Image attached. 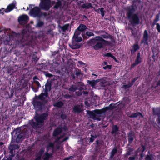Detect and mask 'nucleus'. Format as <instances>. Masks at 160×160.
Instances as JSON below:
<instances>
[{
	"mask_svg": "<svg viewBox=\"0 0 160 160\" xmlns=\"http://www.w3.org/2000/svg\"><path fill=\"white\" fill-rule=\"evenodd\" d=\"M96 41L98 42L93 47L95 50H98L102 48L103 45H109L112 42H114L115 40L113 37L106 33L102 35L101 36H97L91 40V42L92 44L95 43Z\"/></svg>",
	"mask_w": 160,
	"mask_h": 160,
	"instance_id": "nucleus-1",
	"label": "nucleus"
},
{
	"mask_svg": "<svg viewBox=\"0 0 160 160\" xmlns=\"http://www.w3.org/2000/svg\"><path fill=\"white\" fill-rule=\"evenodd\" d=\"M51 85L50 82H48L45 85V92L44 93H42L38 96L36 97L33 99V104L35 108H40L41 107L42 104L38 101V99L42 101H44L46 98L48 97V94L47 92L50 91L51 89Z\"/></svg>",
	"mask_w": 160,
	"mask_h": 160,
	"instance_id": "nucleus-2",
	"label": "nucleus"
},
{
	"mask_svg": "<svg viewBox=\"0 0 160 160\" xmlns=\"http://www.w3.org/2000/svg\"><path fill=\"white\" fill-rule=\"evenodd\" d=\"M135 10L132 6L129 7L127 13V16L129 21L132 25L138 24L139 22V18L137 15L133 14Z\"/></svg>",
	"mask_w": 160,
	"mask_h": 160,
	"instance_id": "nucleus-3",
	"label": "nucleus"
},
{
	"mask_svg": "<svg viewBox=\"0 0 160 160\" xmlns=\"http://www.w3.org/2000/svg\"><path fill=\"white\" fill-rule=\"evenodd\" d=\"M68 137L64 138L62 136L59 137L58 140L54 142V143H50L47 147V151H48L51 149H58L59 148V144L63 142H64L68 139Z\"/></svg>",
	"mask_w": 160,
	"mask_h": 160,
	"instance_id": "nucleus-4",
	"label": "nucleus"
},
{
	"mask_svg": "<svg viewBox=\"0 0 160 160\" xmlns=\"http://www.w3.org/2000/svg\"><path fill=\"white\" fill-rule=\"evenodd\" d=\"M108 108L106 107L100 110H95L93 112L87 111V112L88 114L91 118L94 119H96L97 118L96 116V114H101L105 112V111L108 109Z\"/></svg>",
	"mask_w": 160,
	"mask_h": 160,
	"instance_id": "nucleus-5",
	"label": "nucleus"
},
{
	"mask_svg": "<svg viewBox=\"0 0 160 160\" xmlns=\"http://www.w3.org/2000/svg\"><path fill=\"white\" fill-rule=\"evenodd\" d=\"M39 7L42 9L48 10L51 7L50 0H43L40 3Z\"/></svg>",
	"mask_w": 160,
	"mask_h": 160,
	"instance_id": "nucleus-6",
	"label": "nucleus"
},
{
	"mask_svg": "<svg viewBox=\"0 0 160 160\" xmlns=\"http://www.w3.org/2000/svg\"><path fill=\"white\" fill-rule=\"evenodd\" d=\"M30 15L31 16L34 17H40L42 13L38 7H36L32 9L30 12Z\"/></svg>",
	"mask_w": 160,
	"mask_h": 160,
	"instance_id": "nucleus-7",
	"label": "nucleus"
},
{
	"mask_svg": "<svg viewBox=\"0 0 160 160\" xmlns=\"http://www.w3.org/2000/svg\"><path fill=\"white\" fill-rule=\"evenodd\" d=\"M47 115L46 113L43 114L41 116H39L36 114L35 118L38 122L42 123L44 120L47 118Z\"/></svg>",
	"mask_w": 160,
	"mask_h": 160,
	"instance_id": "nucleus-8",
	"label": "nucleus"
},
{
	"mask_svg": "<svg viewBox=\"0 0 160 160\" xmlns=\"http://www.w3.org/2000/svg\"><path fill=\"white\" fill-rule=\"evenodd\" d=\"M78 31H76L73 38V41L76 42H79L81 41L82 38L81 35Z\"/></svg>",
	"mask_w": 160,
	"mask_h": 160,
	"instance_id": "nucleus-9",
	"label": "nucleus"
},
{
	"mask_svg": "<svg viewBox=\"0 0 160 160\" xmlns=\"http://www.w3.org/2000/svg\"><path fill=\"white\" fill-rule=\"evenodd\" d=\"M29 18L28 16L23 15L18 18V21L20 24H23L27 23L28 20Z\"/></svg>",
	"mask_w": 160,
	"mask_h": 160,
	"instance_id": "nucleus-10",
	"label": "nucleus"
},
{
	"mask_svg": "<svg viewBox=\"0 0 160 160\" xmlns=\"http://www.w3.org/2000/svg\"><path fill=\"white\" fill-rule=\"evenodd\" d=\"M149 38H148V31L146 30H145L144 32L143 37L142 40V42L146 44L148 43V41H150Z\"/></svg>",
	"mask_w": 160,
	"mask_h": 160,
	"instance_id": "nucleus-11",
	"label": "nucleus"
},
{
	"mask_svg": "<svg viewBox=\"0 0 160 160\" xmlns=\"http://www.w3.org/2000/svg\"><path fill=\"white\" fill-rule=\"evenodd\" d=\"M15 3H13L9 5L7 8L5 10V12H8L12 10L16 6Z\"/></svg>",
	"mask_w": 160,
	"mask_h": 160,
	"instance_id": "nucleus-12",
	"label": "nucleus"
},
{
	"mask_svg": "<svg viewBox=\"0 0 160 160\" xmlns=\"http://www.w3.org/2000/svg\"><path fill=\"white\" fill-rule=\"evenodd\" d=\"M140 53H138L137 56V59H136L135 62L134 63L132 64V67H134L140 63L141 62V58L140 57Z\"/></svg>",
	"mask_w": 160,
	"mask_h": 160,
	"instance_id": "nucleus-13",
	"label": "nucleus"
},
{
	"mask_svg": "<svg viewBox=\"0 0 160 160\" xmlns=\"http://www.w3.org/2000/svg\"><path fill=\"white\" fill-rule=\"evenodd\" d=\"M25 136L24 133H21L18 135L16 138V141L19 142L25 138Z\"/></svg>",
	"mask_w": 160,
	"mask_h": 160,
	"instance_id": "nucleus-14",
	"label": "nucleus"
},
{
	"mask_svg": "<svg viewBox=\"0 0 160 160\" xmlns=\"http://www.w3.org/2000/svg\"><path fill=\"white\" fill-rule=\"evenodd\" d=\"M87 29V27L85 25L83 24H81L76 31H78L81 34V32Z\"/></svg>",
	"mask_w": 160,
	"mask_h": 160,
	"instance_id": "nucleus-15",
	"label": "nucleus"
},
{
	"mask_svg": "<svg viewBox=\"0 0 160 160\" xmlns=\"http://www.w3.org/2000/svg\"><path fill=\"white\" fill-rule=\"evenodd\" d=\"M18 148L19 147L17 145H10L9 147L10 153L11 154H13V151L15 149H18Z\"/></svg>",
	"mask_w": 160,
	"mask_h": 160,
	"instance_id": "nucleus-16",
	"label": "nucleus"
},
{
	"mask_svg": "<svg viewBox=\"0 0 160 160\" xmlns=\"http://www.w3.org/2000/svg\"><path fill=\"white\" fill-rule=\"evenodd\" d=\"M44 152V150L43 148H42L40 149L38 153L37 154V158H36V160H40Z\"/></svg>",
	"mask_w": 160,
	"mask_h": 160,
	"instance_id": "nucleus-17",
	"label": "nucleus"
},
{
	"mask_svg": "<svg viewBox=\"0 0 160 160\" xmlns=\"http://www.w3.org/2000/svg\"><path fill=\"white\" fill-rule=\"evenodd\" d=\"M99 80H92V81L88 80L87 82L89 84L91 85L92 86L94 87V86H95V85H96V84L98 82H99Z\"/></svg>",
	"mask_w": 160,
	"mask_h": 160,
	"instance_id": "nucleus-18",
	"label": "nucleus"
},
{
	"mask_svg": "<svg viewBox=\"0 0 160 160\" xmlns=\"http://www.w3.org/2000/svg\"><path fill=\"white\" fill-rule=\"evenodd\" d=\"M129 117L131 118H136L138 117H139V118H141L143 116L141 113L138 112L132 114Z\"/></svg>",
	"mask_w": 160,
	"mask_h": 160,
	"instance_id": "nucleus-19",
	"label": "nucleus"
},
{
	"mask_svg": "<svg viewBox=\"0 0 160 160\" xmlns=\"http://www.w3.org/2000/svg\"><path fill=\"white\" fill-rule=\"evenodd\" d=\"M78 89H79L81 90L82 89L78 88V86L76 85H73L71 86L69 89V91L72 92H74Z\"/></svg>",
	"mask_w": 160,
	"mask_h": 160,
	"instance_id": "nucleus-20",
	"label": "nucleus"
},
{
	"mask_svg": "<svg viewBox=\"0 0 160 160\" xmlns=\"http://www.w3.org/2000/svg\"><path fill=\"white\" fill-rule=\"evenodd\" d=\"M153 113L154 115H158L159 116L160 114V108H153Z\"/></svg>",
	"mask_w": 160,
	"mask_h": 160,
	"instance_id": "nucleus-21",
	"label": "nucleus"
},
{
	"mask_svg": "<svg viewBox=\"0 0 160 160\" xmlns=\"http://www.w3.org/2000/svg\"><path fill=\"white\" fill-rule=\"evenodd\" d=\"M62 131L60 128H58L54 130L53 132V135L54 136H56L59 133H60Z\"/></svg>",
	"mask_w": 160,
	"mask_h": 160,
	"instance_id": "nucleus-22",
	"label": "nucleus"
},
{
	"mask_svg": "<svg viewBox=\"0 0 160 160\" xmlns=\"http://www.w3.org/2000/svg\"><path fill=\"white\" fill-rule=\"evenodd\" d=\"M70 47L72 49L78 48H79V46L77 43H75L74 42H72V44L70 45Z\"/></svg>",
	"mask_w": 160,
	"mask_h": 160,
	"instance_id": "nucleus-23",
	"label": "nucleus"
},
{
	"mask_svg": "<svg viewBox=\"0 0 160 160\" xmlns=\"http://www.w3.org/2000/svg\"><path fill=\"white\" fill-rule=\"evenodd\" d=\"M82 8H85L86 9H88L90 7H92V5L90 3H86L85 4H82L81 6Z\"/></svg>",
	"mask_w": 160,
	"mask_h": 160,
	"instance_id": "nucleus-24",
	"label": "nucleus"
},
{
	"mask_svg": "<svg viewBox=\"0 0 160 160\" xmlns=\"http://www.w3.org/2000/svg\"><path fill=\"white\" fill-rule=\"evenodd\" d=\"M51 155L46 152L44 155L43 156V160H48L49 158L51 156Z\"/></svg>",
	"mask_w": 160,
	"mask_h": 160,
	"instance_id": "nucleus-25",
	"label": "nucleus"
},
{
	"mask_svg": "<svg viewBox=\"0 0 160 160\" xmlns=\"http://www.w3.org/2000/svg\"><path fill=\"white\" fill-rule=\"evenodd\" d=\"M118 128L116 126H113L112 127V133L113 134H117L118 133Z\"/></svg>",
	"mask_w": 160,
	"mask_h": 160,
	"instance_id": "nucleus-26",
	"label": "nucleus"
},
{
	"mask_svg": "<svg viewBox=\"0 0 160 160\" xmlns=\"http://www.w3.org/2000/svg\"><path fill=\"white\" fill-rule=\"evenodd\" d=\"M69 27V24H66L62 27L61 28L63 31L65 32L66 30H68Z\"/></svg>",
	"mask_w": 160,
	"mask_h": 160,
	"instance_id": "nucleus-27",
	"label": "nucleus"
},
{
	"mask_svg": "<svg viewBox=\"0 0 160 160\" xmlns=\"http://www.w3.org/2000/svg\"><path fill=\"white\" fill-rule=\"evenodd\" d=\"M43 24L44 23L43 22L39 21L36 24V27L38 28L41 27L43 25Z\"/></svg>",
	"mask_w": 160,
	"mask_h": 160,
	"instance_id": "nucleus-28",
	"label": "nucleus"
},
{
	"mask_svg": "<svg viewBox=\"0 0 160 160\" xmlns=\"http://www.w3.org/2000/svg\"><path fill=\"white\" fill-rule=\"evenodd\" d=\"M37 79H38V78L36 76H34L33 77L34 82L37 85L38 87H41L40 84L39 82L37 80Z\"/></svg>",
	"mask_w": 160,
	"mask_h": 160,
	"instance_id": "nucleus-29",
	"label": "nucleus"
},
{
	"mask_svg": "<svg viewBox=\"0 0 160 160\" xmlns=\"http://www.w3.org/2000/svg\"><path fill=\"white\" fill-rule=\"evenodd\" d=\"M63 105V103L62 102H58L54 104V106L58 107H61Z\"/></svg>",
	"mask_w": 160,
	"mask_h": 160,
	"instance_id": "nucleus-30",
	"label": "nucleus"
},
{
	"mask_svg": "<svg viewBox=\"0 0 160 160\" xmlns=\"http://www.w3.org/2000/svg\"><path fill=\"white\" fill-rule=\"evenodd\" d=\"M133 82H131V83H129L128 84L124 85L123 86V88L125 89H127L128 88H130L133 84Z\"/></svg>",
	"mask_w": 160,
	"mask_h": 160,
	"instance_id": "nucleus-31",
	"label": "nucleus"
},
{
	"mask_svg": "<svg viewBox=\"0 0 160 160\" xmlns=\"http://www.w3.org/2000/svg\"><path fill=\"white\" fill-rule=\"evenodd\" d=\"M61 2L60 1H58L55 5L54 7L56 8H60L61 7Z\"/></svg>",
	"mask_w": 160,
	"mask_h": 160,
	"instance_id": "nucleus-32",
	"label": "nucleus"
},
{
	"mask_svg": "<svg viewBox=\"0 0 160 160\" xmlns=\"http://www.w3.org/2000/svg\"><path fill=\"white\" fill-rule=\"evenodd\" d=\"M104 56H107V57H112V58L114 59H115L116 58H115V57L112 55V54H111V53L110 52H108V53H106V54L104 55Z\"/></svg>",
	"mask_w": 160,
	"mask_h": 160,
	"instance_id": "nucleus-33",
	"label": "nucleus"
},
{
	"mask_svg": "<svg viewBox=\"0 0 160 160\" xmlns=\"http://www.w3.org/2000/svg\"><path fill=\"white\" fill-rule=\"evenodd\" d=\"M117 150L116 149H115V148L113 149L112 150V151L111 152V157H113V156L117 152Z\"/></svg>",
	"mask_w": 160,
	"mask_h": 160,
	"instance_id": "nucleus-34",
	"label": "nucleus"
},
{
	"mask_svg": "<svg viewBox=\"0 0 160 160\" xmlns=\"http://www.w3.org/2000/svg\"><path fill=\"white\" fill-rule=\"evenodd\" d=\"M86 34L87 36L89 37H91L94 36V34L93 33L89 31H87L86 32Z\"/></svg>",
	"mask_w": 160,
	"mask_h": 160,
	"instance_id": "nucleus-35",
	"label": "nucleus"
},
{
	"mask_svg": "<svg viewBox=\"0 0 160 160\" xmlns=\"http://www.w3.org/2000/svg\"><path fill=\"white\" fill-rule=\"evenodd\" d=\"M128 138H128L129 142L130 143H131L132 142V141L133 140V138L132 137L131 134H128Z\"/></svg>",
	"mask_w": 160,
	"mask_h": 160,
	"instance_id": "nucleus-36",
	"label": "nucleus"
},
{
	"mask_svg": "<svg viewBox=\"0 0 160 160\" xmlns=\"http://www.w3.org/2000/svg\"><path fill=\"white\" fill-rule=\"evenodd\" d=\"M74 110L75 112H79L80 111V109L78 106H75L74 108Z\"/></svg>",
	"mask_w": 160,
	"mask_h": 160,
	"instance_id": "nucleus-37",
	"label": "nucleus"
},
{
	"mask_svg": "<svg viewBox=\"0 0 160 160\" xmlns=\"http://www.w3.org/2000/svg\"><path fill=\"white\" fill-rule=\"evenodd\" d=\"M100 11L101 12V14L102 17H103L104 15V9L103 8H101L100 9Z\"/></svg>",
	"mask_w": 160,
	"mask_h": 160,
	"instance_id": "nucleus-38",
	"label": "nucleus"
},
{
	"mask_svg": "<svg viewBox=\"0 0 160 160\" xmlns=\"http://www.w3.org/2000/svg\"><path fill=\"white\" fill-rule=\"evenodd\" d=\"M153 158L152 156H147L146 158V160H153Z\"/></svg>",
	"mask_w": 160,
	"mask_h": 160,
	"instance_id": "nucleus-39",
	"label": "nucleus"
},
{
	"mask_svg": "<svg viewBox=\"0 0 160 160\" xmlns=\"http://www.w3.org/2000/svg\"><path fill=\"white\" fill-rule=\"evenodd\" d=\"M133 48L135 51L138 50L139 48V46L138 45L136 44L133 46Z\"/></svg>",
	"mask_w": 160,
	"mask_h": 160,
	"instance_id": "nucleus-40",
	"label": "nucleus"
},
{
	"mask_svg": "<svg viewBox=\"0 0 160 160\" xmlns=\"http://www.w3.org/2000/svg\"><path fill=\"white\" fill-rule=\"evenodd\" d=\"M96 137V136H92V137L90 139V141L91 142H93Z\"/></svg>",
	"mask_w": 160,
	"mask_h": 160,
	"instance_id": "nucleus-41",
	"label": "nucleus"
},
{
	"mask_svg": "<svg viewBox=\"0 0 160 160\" xmlns=\"http://www.w3.org/2000/svg\"><path fill=\"white\" fill-rule=\"evenodd\" d=\"M157 27L156 28L158 30V31L160 32V25L159 24L157 23L156 24Z\"/></svg>",
	"mask_w": 160,
	"mask_h": 160,
	"instance_id": "nucleus-42",
	"label": "nucleus"
},
{
	"mask_svg": "<svg viewBox=\"0 0 160 160\" xmlns=\"http://www.w3.org/2000/svg\"><path fill=\"white\" fill-rule=\"evenodd\" d=\"M103 68L105 70L107 69H110L111 68V66L109 65H107L105 67H103Z\"/></svg>",
	"mask_w": 160,
	"mask_h": 160,
	"instance_id": "nucleus-43",
	"label": "nucleus"
},
{
	"mask_svg": "<svg viewBox=\"0 0 160 160\" xmlns=\"http://www.w3.org/2000/svg\"><path fill=\"white\" fill-rule=\"evenodd\" d=\"M81 73V71L79 70H76V74L77 75H78Z\"/></svg>",
	"mask_w": 160,
	"mask_h": 160,
	"instance_id": "nucleus-44",
	"label": "nucleus"
},
{
	"mask_svg": "<svg viewBox=\"0 0 160 160\" xmlns=\"http://www.w3.org/2000/svg\"><path fill=\"white\" fill-rule=\"evenodd\" d=\"M14 155L12 154L11 156L9 157L8 158H7V160H12V157H13Z\"/></svg>",
	"mask_w": 160,
	"mask_h": 160,
	"instance_id": "nucleus-45",
	"label": "nucleus"
},
{
	"mask_svg": "<svg viewBox=\"0 0 160 160\" xmlns=\"http://www.w3.org/2000/svg\"><path fill=\"white\" fill-rule=\"evenodd\" d=\"M45 75L46 76L48 77H51L52 76V74H49V73H47L45 74Z\"/></svg>",
	"mask_w": 160,
	"mask_h": 160,
	"instance_id": "nucleus-46",
	"label": "nucleus"
},
{
	"mask_svg": "<svg viewBox=\"0 0 160 160\" xmlns=\"http://www.w3.org/2000/svg\"><path fill=\"white\" fill-rule=\"evenodd\" d=\"M23 36V38H22V40H21V42H22L24 41V40H26V36H25V35L24 34L23 35H22Z\"/></svg>",
	"mask_w": 160,
	"mask_h": 160,
	"instance_id": "nucleus-47",
	"label": "nucleus"
},
{
	"mask_svg": "<svg viewBox=\"0 0 160 160\" xmlns=\"http://www.w3.org/2000/svg\"><path fill=\"white\" fill-rule=\"evenodd\" d=\"M135 157H130L129 158V160H134Z\"/></svg>",
	"mask_w": 160,
	"mask_h": 160,
	"instance_id": "nucleus-48",
	"label": "nucleus"
},
{
	"mask_svg": "<svg viewBox=\"0 0 160 160\" xmlns=\"http://www.w3.org/2000/svg\"><path fill=\"white\" fill-rule=\"evenodd\" d=\"M85 105L87 106H89V103H88V102H87V101H85Z\"/></svg>",
	"mask_w": 160,
	"mask_h": 160,
	"instance_id": "nucleus-49",
	"label": "nucleus"
},
{
	"mask_svg": "<svg viewBox=\"0 0 160 160\" xmlns=\"http://www.w3.org/2000/svg\"><path fill=\"white\" fill-rule=\"evenodd\" d=\"M78 63H79L81 65H84V64L81 61H79Z\"/></svg>",
	"mask_w": 160,
	"mask_h": 160,
	"instance_id": "nucleus-50",
	"label": "nucleus"
},
{
	"mask_svg": "<svg viewBox=\"0 0 160 160\" xmlns=\"http://www.w3.org/2000/svg\"><path fill=\"white\" fill-rule=\"evenodd\" d=\"M158 122V124L160 125V118H159L157 120Z\"/></svg>",
	"mask_w": 160,
	"mask_h": 160,
	"instance_id": "nucleus-51",
	"label": "nucleus"
},
{
	"mask_svg": "<svg viewBox=\"0 0 160 160\" xmlns=\"http://www.w3.org/2000/svg\"><path fill=\"white\" fill-rule=\"evenodd\" d=\"M138 79V78L137 77V78H135L132 81V82H133L136 81V80L137 79Z\"/></svg>",
	"mask_w": 160,
	"mask_h": 160,
	"instance_id": "nucleus-52",
	"label": "nucleus"
},
{
	"mask_svg": "<svg viewBox=\"0 0 160 160\" xmlns=\"http://www.w3.org/2000/svg\"><path fill=\"white\" fill-rule=\"evenodd\" d=\"M158 85L160 86V81H159L158 83Z\"/></svg>",
	"mask_w": 160,
	"mask_h": 160,
	"instance_id": "nucleus-53",
	"label": "nucleus"
},
{
	"mask_svg": "<svg viewBox=\"0 0 160 160\" xmlns=\"http://www.w3.org/2000/svg\"><path fill=\"white\" fill-rule=\"evenodd\" d=\"M127 154L128 156L130 155V152H127Z\"/></svg>",
	"mask_w": 160,
	"mask_h": 160,
	"instance_id": "nucleus-54",
	"label": "nucleus"
},
{
	"mask_svg": "<svg viewBox=\"0 0 160 160\" xmlns=\"http://www.w3.org/2000/svg\"><path fill=\"white\" fill-rule=\"evenodd\" d=\"M3 143L2 142H0V146H1L2 145H3Z\"/></svg>",
	"mask_w": 160,
	"mask_h": 160,
	"instance_id": "nucleus-55",
	"label": "nucleus"
},
{
	"mask_svg": "<svg viewBox=\"0 0 160 160\" xmlns=\"http://www.w3.org/2000/svg\"><path fill=\"white\" fill-rule=\"evenodd\" d=\"M104 64L105 65H106L107 64V62H104Z\"/></svg>",
	"mask_w": 160,
	"mask_h": 160,
	"instance_id": "nucleus-56",
	"label": "nucleus"
},
{
	"mask_svg": "<svg viewBox=\"0 0 160 160\" xmlns=\"http://www.w3.org/2000/svg\"><path fill=\"white\" fill-rule=\"evenodd\" d=\"M92 75L93 76H97V75L94 74H92Z\"/></svg>",
	"mask_w": 160,
	"mask_h": 160,
	"instance_id": "nucleus-57",
	"label": "nucleus"
},
{
	"mask_svg": "<svg viewBox=\"0 0 160 160\" xmlns=\"http://www.w3.org/2000/svg\"><path fill=\"white\" fill-rule=\"evenodd\" d=\"M157 20H156V21H158V18H157Z\"/></svg>",
	"mask_w": 160,
	"mask_h": 160,
	"instance_id": "nucleus-58",
	"label": "nucleus"
},
{
	"mask_svg": "<svg viewBox=\"0 0 160 160\" xmlns=\"http://www.w3.org/2000/svg\"><path fill=\"white\" fill-rule=\"evenodd\" d=\"M157 20H156V21H158V18H157Z\"/></svg>",
	"mask_w": 160,
	"mask_h": 160,
	"instance_id": "nucleus-59",
	"label": "nucleus"
}]
</instances>
